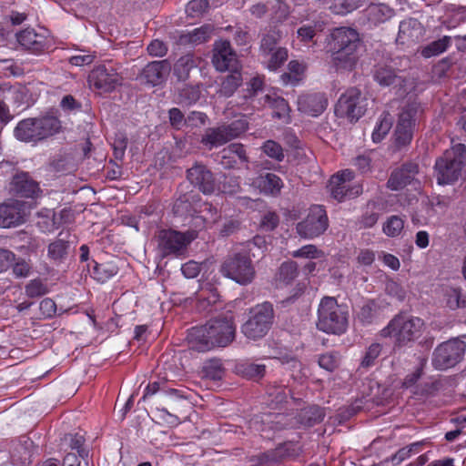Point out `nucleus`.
Masks as SVG:
<instances>
[{
    "instance_id": "obj_46",
    "label": "nucleus",
    "mask_w": 466,
    "mask_h": 466,
    "mask_svg": "<svg viewBox=\"0 0 466 466\" xmlns=\"http://www.w3.org/2000/svg\"><path fill=\"white\" fill-rule=\"evenodd\" d=\"M379 308L373 300H368L357 313L358 319L363 324H370L378 314Z\"/></svg>"
},
{
    "instance_id": "obj_52",
    "label": "nucleus",
    "mask_w": 466,
    "mask_h": 466,
    "mask_svg": "<svg viewBox=\"0 0 466 466\" xmlns=\"http://www.w3.org/2000/svg\"><path fill=\"white\" fill-rule=\"evenodd\" d=\"M200 94L198 86H187L179 91V99L182 103L192 105L200 98Z\"/></svg>"
},
{
    "instance_id": "obj_7",
    "label": "nucleus",
    "mask_w": 466,
    "mask_h": 466,
    "mask_svg": "<svg viewBox=\"0 0 466 466\" xmlns=\"http://www.w3.org/2000/svg\"><path fill=\"white\" fill-rule=\"evenodd\" d=\"M274 309L270 302L257 304L248 311V318L241 327V332L249 339L265 337L274 321Z\"/></svg>"
},
{
    "instance_id": "obj_19",
    "label": "nucleus",
    "mask_w": 466,
    "mask_h": 466,
    "mask_svg": "<svg viewBox=\"0 0 466 466\" xmlns=\"http://www.w3.org/2000/svg\"><path fill=\"white\" fill-rule=\"evenodd\" d=\"M424 32V27L418 19L406 18L400 23L396 42L399 45L412 46L423 38Z\"/></svg>"
},
{
    "instance_id": "obj_13",
    "label": "nucleus",
    "mask_w": 466,
    "mask_h": 466,
    "mask_svg": "<svg viewBox=\"0 0 466 466\" xmlns=\"http://www.w3.org/2000/svg\"><path fill=\"white\" fill-rule=\"evenodd\" d=\"M195 237L194 232L181 233L172 229H162L157 235V247L163 257L179 255Z\"/></svg>"
},
{
    "instance_id": "obj_49",
    "label": "nucleus",
    "mask_w": 466,
    "mask_h": 466,
    "mask_svg": "<svg viewBox=\"0 0 466 466\" xmlns=\"http://www.w3.org/2000/svg\"><path fill=\"white\" fill-rule=\"evenodd\" d=\"M219 190L228 195H235L241 190L240 177L236 176H224V180L219 187Z\"/></svg>"
},
{
    "instance_id": "obj_1",
    "label": "nucleus",
    "mask_w": 466,
    "mask_h": 466,
    "mask_svg": "<svg viewBox=\"0 0 466 466\" xmlns=\"http://www.w3.org/2000/svg\"><path fill=\"white\" fill-rule=\"evenodd\" d=\"M236 335V326L231 318L210 319L205 325L192 328L187 335L190 348L197 351H208L215 347H226Z\"/></svg>"
},
{
    "instance_id": "obj_51",
    "label": "nucleus",
    "mask_w": 466,
    "mask_h": 466,
    "mask_svg": "<svg viewBox=\"0 0 466 466\" xmlns=\"http://www.w3.org/2000/svg\"><path fill=\"white\" fill-rule=\"evenodd\" d=\"M404 227V221L398 216H391L383 226L384 233L389 237L400 235Z\"/></svg>"
},
{
    "instance_id": "obj_45",
    "label": "nucleus",
    "mask_w": 466,
    "mask_h": 466,
    "mask_svg": "<svg viewBox=\"0 0 466 466\" xmlns=\"http://www.w3.org/2000/svg\"><path fill=\"white\" fill-rule=\"evenodd\" d=\"M298 275L297 263L288 261L281 264L278 272V280L284 284H289Z\"/></svg>"
},
{
    "instance_id": "obj_14",
    "label": "nucleus",
    "mask_w": 466,
    "mask_h": 466,
    "mask_svg": "<svg viewBox=\"0 0 466 466\" xmlns=\"http://www.w3.org/2000/svg\"><path fill=\"white\" fill-rule=\"evenodd\" d=\"M89 86L101 93H110L122 85L123 77L111 65L96 66L88 75Z\"/></svg>"
},
{
    "instance_id": "obj_24",
    "label": "nucleus",
    "mask_w": 466,
    "mask_h": 466,
    "mask_svg": "<svg viewBox=\"0 0 466 466\" xmlns=\"http://www.w3.org/2000/svg\"><path fill=\"white\" fill-rule=\"evenodd\" d=\"M18 43L25 49L34 53L48 50L51 41L44 35L37 34L34 29H25L16 35Z\"/></svg>"
},
{
    "instance_id": "obj_22",
    "label": "nucleus",
    "mask_w": 466,
    "mask_h": 466,
    "mask_svg": "<svg viewBox=\"0 0 466 466\" xmlns=\"http://www.w3.org/2000/svg\"><path fill=\"white\" fill-rule=\"evenodd\" d=\"M327 106L328 98L324 93L304 94L298 99L299 110L312 116L322 114Z\"/></svg>"
},
{
    "instance_id": "obj_47",
    "label": "nucleus",
    "mask_w": 466,
    "mask_h": 466,
    "mask_svg": "<svg viewBox=\"0 0 466 466\" xmlns=\"http://www.w3.org/2000/svg\"><path fill=\"white\" fill-rule=\"evenodd\" d=\"M445 302L451 309L466 308V296H461L458 289H449L445 292Z\"/></svg>"
},
{
    "instance_id": "obj_2",
    "label": "nucleus",
    "mask_w": 466,
    "mask_h": 466,
    "mask_svg": "<svg viewBox=\"0 0 466 466\" xmlns=\"http://www.w3.org/2000/svg\"><path fill=\"white\" fill-rule=\"evenodd\" d=\"M329 49L337 70H352L357 64V49L360 41L358 32L350 27L334 28L330 34Z\"/></svg>"
},
{
    "instance_id": "obj_31",
    "label": "nucleus",
    "mask_w": 466,
    "mask_h": 466,
    "mask_svg": "<svg viewBox=\"0 0 466 466\" xmlns=\"http://www.w3.org/2000/svg\"><path fill=\"white\" fill-rule=\"evenodd\" d=\"M369 21L374 25L385 23L395 15V10L386 4H371L366 9Z\"/></svg>"
},
{
    "instance_id": "obj_12",
    "label": "nucleus",
    "mask_w": 466,
    "mask_h": 466,
    "mask_svg": "<svg viewBox=\"0 0 466 466\" xmlns=\"http://www.w3.org/2000/svg\"><path fill=\"white\" fill-rule=\"evenodd\" d=\"M329 228L327 212L322 206H312L307 217L296 226L299 237L313 239L324 234Z\"/></svg>"
},
{
    "instance_id": "obj_25",
    "label": "nucleus",
    "mask_w": 466,
    "mask_h": 466,
    "mask_svg": "<svg viewBox=\"0 0 466 466\" xmlns=\"http://www.w3.org/2000/svg\"><path fill=\"white\" fill-rule=\"evenodd\" d=\"M414 114L412 107H407L399 116L395 129L396 143L399 146H406L411 141Z\"/></svg>"
},
{
    "instance_id": "obj_6",
    "label": "nucleus",
    "mask_w": 466,
    "mask_h": 466,
    "mask_svg": "<svg viewBox=\"0 0 466 466\" xmlns=\"http://www.w3.org/2000/svg\"><path fill=\"white\" fill-rule=\"evenodd\" d=\"M348 327V311L333 297H324L319 305L317 328L329 334L340 335Z\"/></svg>"
},
{
    "instance_id": "obj_32",
    "label": "nucleus",
    "mask_w": 466,
    "mask_h": 466,
    "mask_svg": "<svg viewBox=\"0 0 466 466\" xmlns=\"http://www.w3.org/2000/svg\"><path fill=\"white\" fill-rule=\"evenodd\" d=\"M263 106H268L273 109V116L277 118H284L289 116V106L288 102L276 93L266 94L261 97Z\"/></svg>"
},
{
    "instance_id": "obj_44",
    "label": "nucleus",
    "mask_w": 466,
    "mask_h": 466,
    "mask_svg": "<svg viewBox=\"0 0 466 466\" xmlns=\"http://www.w3.org/2000/svg\"><path fill=\"white\" fill-rule=\"evenodd\" d=\"M267 393L271 403L278 405L287 401V399L291 395V390L285 386L273 384L268 386Z\"/></svg>"
},
{
    "instance_id": "obj_27",
    "label": "nucleus",
    "mask_w": 466,
    "mask_h": 466,
    "mask_svg": "<svg viewBox=\"0 0 466 466\" xmlns=\"http://www.w3.org/2000/svg\"><path fill=\"white\" fill-rule=\"evenodd\" d=\"M200 197L193 191L180 195L175 201L173 211L177 216H193L198 212Z\"/></svg>"
},
{
    "instance_id": "obj_26",
    "label": "nucleus",
    "mask_w": 466,
    "mask_h": 466,
    "mask_svg": "<svg viewBox=\"0 0 466 466\" xmlns=\"http://www.w3.org/2000/svg\"><path fill=\"white\" fill-rule=\"evenodd\" d=\"M351 177V172L349 170L331 177L329 180V187L331 196L335 199L342 201L346 197H352L353 195L359 194V189H357L356 192H352V189H350V187L347 184Z\"/></svg>"
},
{
    "instance_id": "obj_55",
    "label": "nucleus",
    "mask_w": 466,
    "mask_h": 466,
    "mask_svg": "<svg viewBox=\"0 0 466 466\" xmlns=\"http://www.w3.org/2000/svg\"><path fill=\"white\" fill-rule=\"evenodd\" d=\"M268 67L276 70L288 59V50L285 47H278L271 54Z\"/></svg>"
},
{
    "instance_id": "obj_16",
    "label": "nucleus",
    "mask_w": 466,
    "mask_h": 466,
    "mask_svg": "<svg viewBox=\"0 0 466 466\" xmlns=\"http://www.w3.org/2000/svg\"><path fill=\"white\" fill-rule=\"evenodd\" d=\"M212 63L218 71H233L240 69L237 54L233 51L228 41L216 43Z\"/></svg>"
},
{
    "instance_id": "obj_34",
    "label": "nucleus",
    "mask_w": 466,
    "mask_h": 466,
    "mask_svg": "<svg viewBox=\"0 0 466 466\" xmlns=\"http://www.w3.org/2000/svg\"><path fill=\"white\" fill-rule=\"evenodd\" d=\"M325 417L324 410L319 406H309L300 410L299 421L306 426L312 427L323 420Z\"/></svg>"
},
{
    "instance_id": "obj_43",
    "label": "nucleus",
    "mask_w": 466,
    "mask_h": 466,
    "mask_svg": "<svg viewBox=\"0 0 466 466\" xmlns=\"http://www.w3.org/2000/svg\"><path fill=\"white\" fill-rule=\"evenodd\" d=\"M392 126V119L389 113H383L379 123L376 125L371 137L373 142H380L389 133Z\"/></svg>"
},
{
    "instance_id": "obj_57",
    "label": "nucleus",
    "mask_w": 466,
    "mask_h": 466,
    "mask_svg": "<svg viewBox=\"0 0 466 466\" xmlns=\"http://www.w3.org/2000/svg\"><path fill=\"white\" fill-rule=\"evenodd\" d=\"M323 252L315 245H306L292 252L294 258H317L321 257Z\"/></svg>"
},
{
    "instance_id": "obj_63",
    "label": "nucleus",
    "mask_w": 466,
    "mask_h": 466,
    "mask_svg": "<svg viewBox=\"0 0 466 466\" xmlns=\"http://www.w3.org/2000/svg\"><path fill=\"white\" fill-rule=\"evenodd\" d=\"M147 52L152 56H164L167 52V45L158 39L151 41L147 46Z\"/></svg>"
},
{
    "instance_id": "obj_9",
    "label": "nucleus",
    "mask_w": 466,
    "mask_h": 466,
    "mask_svg": "<svg viewBox=\"0 0 466 466\" xmlns=\"http://www.w3.org/2000/svg\"><path fill=\"white\" fill-rule=\"evenodd\" d=\"M220 271L223 276L240 285L251 283L256 275L252 260L246 251L228 256L222 263Z\"/></svg>"
},
{
    "instance_id": "obj_29",
    "label": "nucleus",
    "mask_w": 466,
    "mask_h": 466,
    "mask_svg": "<svg viewBox=\"0 0 466 466\" xmlns=\"http://www.w3.org/2000/svg\"><path fill=\"white\" fill-rule=\"evenodd\" d=\"M63 236L64 233L60 232L58 238L47 247V257L55 265L64 263L69 255L70 242Z\"/></svg>"
},
{
    "instance_id": "obj_61",
    "label": "nucleus",
    "mask_w": 466,
    "mask_h": 466,
    "mask_svg": "<svg viewBox=\"0 0 466 466\" xmlns=\"http://www.w3.org/2000/svg\"><path fill=\"white\" fill-rule=\"evenodd\" d=\"M70 436V447L73 450H76L78 452V456L82 460L88 459V451L84 449L82 446L85 442V439L83 436L79 434L69 435Z\"/></svg>"
},
{
    "instance_id": "obj_33",
    "label": "nucleus",
    "mask_w": 466,
    "mask_h": 466,
    "mask_svg": "<svg viewBox=\"0 0 466 466\" xmlns=\"http://www.w3.org/2000/svg\"><path fill=\"white\" fill-rule=\"evenodd\" d=\"M213 27L210 25H205L187 34H182L179 37V43L198 45L206 42L212 35Z\"/></svg>"
},
{
    "instance_id": "obj_28",
    "label": "nucleus",
    "mask_w": 466,
    "mask_h": 466,
    "mask_svg": "<svg viewBox=\"0 0 466 466\" xmlns=\"http://www.w3.org/2000/svg\"><path fill=\"white\" fill-rule=\"evenodd\" d=\"M201 62V58L193 54H187L180 56L174 64L171 69L173 75L178 81H186L189 78L190 71L197 68Z\"/></svg>"
},
{
    "instance_id": "obj_17",
    "label": "nucleus",
    "mask_w": 466,
    "mask_h": 466,
    "mask_svg": "<svg viewBox=\"0 0 466 466\" xmlns=\"http://www.w3.org/2000/svg\"><path fill=\"white\" fill-rule=\"evenodd\" d=\"M171 71V64L167 59L149 62L142 69L137 78L143 83L157 86L163 84Z\"/></svg>"
},
{
    "instance_id": "obj_21",
    "label": "nucleus",
    "mask_w": 466,
    "mask_h": 466,
    "mask_svg": "<svg viewBox=\"0 0 466 466\" xmlns=\"http://www.w3.org/2000/svg\"><path fill=\"white\" fill-rule=\"evenodd\" d=\"M419 173V166L414 162H408L401 167L391 172L387 187L391 190H400L410 184Z\"/></svg>"
},
{
    "instance_id": "obj_39",
    "label": "nucleus",
    "mask_w": 466,
    "mask_h": 466,
    "mask_svg": "<svg viewBox=\"0 0 466 466\" xmlns=\"http://www.w3.org/2000/svg\"><path fill=\"white\" fill-rule=\"evenodd\" d=\"M281 38V34L276 28H270L268 31L262 34L260 41V52L264 56L270 55L277 49V45Z\"/></svg>"
},
{
    "instance_id": "obj_37",
    "label": "nucleus",
    "mask_w": 466,
    "mask_h": 466,
    "mask_svg": "<svg viewBox=\"0 0 466 466\" xmlns=\"http://www.w3.org/2000/svg\"><path fill=\"white\" fill-rule=\"evenodd\" d=\"M374 79L382 86H389L396 84L400 77L390 66L379 65L374 71Z\"/></svg>"
},
{
    "instance_id": "obj_10",
    "label": "nucleus",
    "mask_w": 466,
    "mask_h": 466,
    "mask_svg": "<svg viewBox=\"0 0 466 466\" xmlns=\"http://www.w3.org/2000/svg\"><path fill=\"white\" fill-rule=\"evenodd\" d=\"M369 99L357 87L347 89L339 98L335 113L339 117H347L351 122L358 121L366 112Z\"/></svg>"
},
{
    "instance_id": "obj_60",
    "label": "nucleus",
    "mask_w": 466,
    "mask_h": 466,
    "mask_svg": "<svg viewBox=\"0 0 466 466\" xmlns=\"http://www.w3.org/2000/svg\"><path fill=\"white\" fill-rule=\"evenodd\" d=\"M381 351V346L379 343L371 344L363 357L361 366L368 368L373 365L374 360L379 357Z\"/></svg>"
},
{
    "instance_id": "obj_59",
    "label": "nucleus",
    "mask_w": 466,
    "mask_h": 466,
    "mask_svg": "<svg viewBox=\"0 0 466 466\" xmlns=\"http://www.w3.org/2000/svg\"><path fill=\"white\" fill-rule=\"evenodd\" d=\"M168 118L170 125L177 130L186 126L187 117H185L182 111L177 107H173L168 110Z\"/></svg>"
},
{
    "instance_id": "obj_35",
    "label": "nucleus",
    "mask_w": 466,
    "mask_h": 466,
    "mask_svg": "<svg viewBox=\"0 0 466 466\" xmlns=\"http://www.w3.org/2000/svg\"><path fill=\"white\" fill-rule=\"evenodd\" d=\"M117 271L118 268L113 261H106L103 263L94 261L91 275L96 280L103 283L115 276Z\"/></svg>"
},
{
    "instance_id": "obj_15",
    "label": "nucleus",
    "mask_w": 466,
    "mask_h": 466,
    "mask_svg": "<svg viewBox=\"0 0 466 466\" xmlns=\"http://www.w3.org/2000/svg\"><path fill=\"white\" fill-rule=\"evenodd\" d=\"M187 178L198 187L199 191L206 195H210L217 188L214 174L207 166L196 163L192 167L187 170Z\"/></svg>"
},
{
    "instance_id": "obj_54",
    "label": "nucleus",
    "mask_w": 466,
    "mask_h": 466,
    "mask_svg": "<svg viewBox=\"0 0 466 466\" xmlns=\"http://www.w3.org/2000/svg\"><path fill=\"white\" fill-rule=\"evenodd\" d=\"M48 292L47 287L39 279L31 280L25 286V294L29 298H36L43 296Z\"/></svg>"
},
{
    "instance_id": "obj_62",
    "label": "nucleus",
    "mask_w": 466,
    "mask_h": 466,
    "mask_svg": "<svg viewBox=\"0 0 466 466\" xmlns=\"http://www.w3.org/2000/svg\"><path fill=\"white\" fill-rule=\"evenodd\" d=\"M233 31V40L238 46H247L251 41V36L247 29L242 27H228Z\"/></svg>"
},
{
    "instance_id": "obj_8",
    "label": "nucleus",
    "mask_w": 466,
    "mask_h": 466,
    "mask_svg": "<svg viewBox=\"0 0 466 466\" xmlns=\"http://www.w3.org/2000/svg\"><path fill=\"white\" fill-rule=\"evenodd\" d=\"M248 127V121L241 117L229 124L208 127L201 137L200 143L211 150L229 142L244 133Z\"/></svg>"
},
{
    "instance_id": "obj_30",
    "label": "nucleus",
    "mask_w": 466,
    "mask_h": 466,
    "mask_svg": "<svg viewBox=\"0 0 466 466\" xmlns=\"http://www.w3.org/2000/svg\"><path fill=\"white\" fill-rule=\"evenodd\" d=\"M12 189L24 198H33L39 190L38 184L27 173L16 174L12 180Z\"/></svg>"
},
{
    "instance_id": "obj_40",
    "label": "nucleus",
    "mask_w": 466,
    "mask_h": 466,
    "mask_svg": "<svg viewBox=\"0 0 466 466\" xmlns=\"http://www.w3.org/2000/svg\"><path fill=\"white\" fill-rule=\"evenodd\" d=\"M451 38L450 36H443L442 38L435 40L425 46L421 49L420 54L425 58L438 56L446 51V49L451 45Z\"/></svg>"
},
{
    "instance_id": "obj_5",
    "label": "nucleus",
    "mask_w": 466,
    "mask_h": 466,
    "mask_svg": "<svg viewBox=\"0 0 466 466\" xmlns=\"http://www.w3.org/2000/svg\"><path fill=\"white\" fill-rule=\"evenodd\" d=\"M424 321L413 316L396 315L380 331L383 338L394 339L395 346L402 347L417 339L422 333Z\"/></svg>"
},
{
    "instance_id": "obj_4",
    "label": "nucleus",
    "mask_w": 466,
    "mask_h": 466,
    "mask_svg": "<svg viewBox=\"0 0 466 466\" xmlns=\"http://www.w3.org/2000/svg\"><path fill=\"white\" fill-rule=\"evenodd\" d=\"M466 160V147L457 144L444 151L434 165V174L439 185H451L461 176Z\"/></svg>"
},
{
    "instance_id": "obj_3",
    "label": "nucleus",
    "mask_w": 466,
    "mask_h": 466,
    "mask_svg": "<svg viewBox=\"0 0 466 466\" xmlns=\"http://www.w3.org/2000/svg\"><path fill=\"white\" fill-rule=\"evenodd\" d=\"M61 129V121L56 116L28 117L17 123L14 136L22 142L37 143L58 134Z\"/></svg>"
},
{
    "instance_id": "obj_41",
    "label": "nucleus",
    "mask_w": 466,
    "mask_h": 466,
    "mask_svg": "<svg viewBox=\"0 0 466 466\" xmlns=\"http://www.w3.org/2000/svg\"><path fill=\"white\" fill-rule=\"evenodd\" d=\"M329 9L335 15H345L360 6V0H329Z\"/></svg>"
},
{
    "instance_id": "obj_48",
    "label": "nucleus",
    "mask_w": 466,
    "mask_h": 466,
    "mask_svg": "<svg viewBox=\"0 0 466 466\" xmlns=\"http://www.w3.org/2000/svg\"><path fill=\"white\" fill-rule=\"evenodd\" d=\"M262 151L270 158L281 162L284 159V150L282 147L274 140H267L261 147Z\"/></svg>"
},
{
    "instance_id": "obj_50",
    "label": "nucleus",
    "mask_w": 466,
    "mask_h": 466,
    "mask_svg": "<svg viewBox=\"0 0 466 466\" xmlns=\"http://www.w3.org/2000/svg\"><path fill=\"white\" fill-rule=\"evenodd\" d=\"M204 375L213 380H218L222 378L223 368L219 360H211L205 363L203 367Z\"/></svg>"
},
{
    "instance_id": "obj_42",
    "label": "nucleus",
    "mask_w": 466,
    "mask_h": 466,
    "mask_svg": "<svg viewBox=\"0 0 466 466\" xmlns=\"http://www.w3.org/2000/svg\"><path fill=\"white\" fill-rule=\"evenodd\" d=\"M259 187L266 193L277 195L280 192L283 183L279 177L272 173H267L260 177Z\"/></svg>"
},
{
    "instance_id": "obj_58",
    "label": "nucleus",
    "mask_w": 466,
    "mask_h": 466,
    "mask_svg": "<svg viewBox=\"0 0 466 466\" xmlns=\"http://www.w3.org/2000/svg\"><path fill=\"white\" fill-rule=\"evenodd\" d=\"M279 223V218L277 213L268 211L265 213L260 220V228L264 231H272L275 229Z\"/></svg>"
},
{
    "instance_id": "obj_56",
    "label": "nucleus",
    "mask_w": 466,
    "mask_h": 466,
    "mask_svg": "<svg viewBox=\"0 0 466 466\" xmlns=\"http://www.w3.org/2000/svg\"><path fill=\"white\" fill-rule=\"evenodd\" d=\"M208 7V0H192L186 7L187 14L191 17L202 15Z\"/></svg>"
},
{
    "instance_id": "obj_53",
    "label": "nucleus",
    "mask_w": 466,
    "mask_h": 466,
    "mask_svg": "<svg viewBox=\"0 0 466 466\" xmlns=\"http://www.w3.org/2000/svg\"><path fill=\"white\" fill-rule=\"evenodd\" d=\"M318 363L320 368L331 372L339 367V354L337 352H327L321 354L319 357Z\"/></svg>"
},
{
    "instance_id": "obj_36",
    "label": "nucleus",
    "mask_w": 466,
    "mask_h": 466,
    "mask_svg": "<svg viewBox=\"0 0 466 466\" xmlns=\"http://www.w3.org/2000/svg\"><path fill=\"white\" fill-rule=\"evenodd\" d=\"M229 72L222 80L219 89L220 95L226 97L231 96L242 83L240 69Z\"/></svg>"
},
{
    "instance_id": "obj_64",
    "label": "nucleus",
    "mask_w": 466,
    "mask_h": 466,
    "mask_svg": "<svg viewBox=\"0 0 466 466\" xmlns=\"http://www.w3.org/2000/svg\"><path fill=\"white\" fill-rule=\"evenodd\" d=\"M39 309L44 318H51L56 312V305L52 299H44L39 305Z\"/></svg>"
},
{
    "instance_id": "obj_11",
    "label": "nucleus",
    "mask_w": 466,
    "mask_h": 466,
    "mask_svg": "<svg viewBox=\"0 0 466 466\" xmlns=\"http://www.w3.org/2000/svg\"><path fill=\"white\" fill-rule=\"evenodd\" d=\"M465 350V342L459 339L443 342L433 351L432 365L441 370L452 368L462 360Z\"/></svg>"
},
{
    "instance_id": "obj_18",
    "label": "nucleus",
    "mask_w": 466,
    "mask_h": 466,
    "mask_svg": "<svg viewBox=\"0 0 466 466\" xmlns=\"http://www.w3.org/2000/svg\"><path fill=\"white\" fill-rule=\"evenodd\" d=\"M25 204L19 200H11L0 204V228H12L25 221Z\"/></svg>"
},
{
    "instance_id": "obj_23",
    "label": "nucleus",
    "mask_w": 466,
    "mask_h": 466,
    "mask_svg": "<svg viewBox=\"0 0 466 466\" xmlns=\"http://www.w3.org/2000/svg\"><path fill=\"white\" fill-rule=\"evenodd\" d=\"M220 165L225 169L238 168L240 164H248L249 159L245 147L240 143H232L220 151Z\"/></svg>"
},
{
    "instance_id": "obj_38",
    "label": "nucleus",
    "mask_w": 466,
    "mask_h": 466,
    "mask_svg": "<svg viewBox=\"0 0 466 466\" xmlns=\"http://www.w3.org/2000/svg\"><path fill=\"white\" fill-rule=\"evenodd\" d=\"M237 373L246 379L258 380L264 377L266 367L263 364H256L252 362L240 363L236 366Z\"/></svg>"
},
{
    "instance_id": "obj_20",
    "label": "nucleus",
    "mask_w": 466,
    "mask_h": 466,
    "mask_svg": "<svg viewBox=\"0 0 466 466\" xmlns=\"http://www.w3.org/2000/svg\"><path fill=\"white\" fill-rule=\"evenodd\" d=\"M156 393H159L158 401L160 404L167 405L175 411H177L178 404L181 401H185L182 396L177 393V390H167L166 383L159 381L148 383L142 399L146 400Z\"/></svg>"
}]
</instances>
